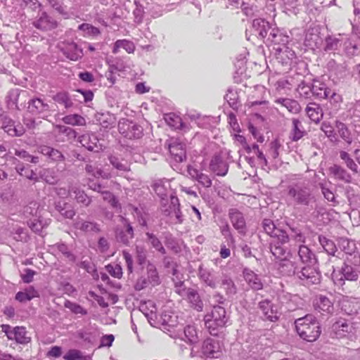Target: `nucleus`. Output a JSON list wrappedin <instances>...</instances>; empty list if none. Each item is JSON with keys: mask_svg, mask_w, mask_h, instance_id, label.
<instances>
[{"mask_svg": "<svg viewBox=\"0 0 360 360\" xmlns=\"http://www.w3.org/2000/svg\"><path fill=\"white\" fill-rule=\"evenodd\" d=\"M286 202L295 208H302L304 213H308L316 208V198L313 190L302 183H295L288 186Z\"/></svg>", "mask_w": 360, "mask_h": 360, "instance_id": "1", "label": "nucleus"}, {"mask_svg": "<svg viewBox=\"0 0 360 360\" xmlns=\"http://www.w3.org/2000/svg\"><path fill=\"white\" fill-rule=\"evenodd\" d=\"M299 264L301 265L302 274L304 278H308L311 285H318L321 281V273L319 270V262L315 252L307 245H300L297 250Z\"/></svg>", "mask_w": 360, "mask_h": 360, "instance_id": "2", "label": "nucleus"}, {"mask_svg": "<svg viewBox=\"0 0 360 360\" xmlns=\"http://www.w3.org/2000/svg\"><path fill=\"white\" fill-rule=\"evenodd\" d=\"M295 330L300 338L304 341L315 342L321 334L320 323L312 314L297 319L295 321Z\"/></svg>", "mask_w": 360, "mask_h": 360, "instance_id": "3", "label": "nucleus"}, {"mask_svg": "<svg viewBox=\"0 0 360 360\" xmlns=\"http://www.w3.org/2000/svg\"><path fill=\"white\" fill-rule=\"evenodd\" d=\"M229 316L225 308L221 305L213 306L210 312L204 316L205 327L210 335L216 336L223 329L228 322Z\"/></svg>", "mask_w": 360, "mask_h": 360, "instance_id": "4", "label": "nucleus"}, {"mask_svg": "<svg viewBox=\"0 0 360 360\" xmlns=\"http://www.w3.org/2000/svg\"><path fill=\"white\" fill-rule=\"evenodd\" d=\"M287 257H285L280 259V262L278 264V270L279 273L283 276H295L298 282L302 285L308 287L312 285L307 276H305L304 279L303 276H301L302 270L299 262L295 259L292 260Z\"/></svg>", "mask_w": 360, "mask_h": 360, "instance_id": "5", "label": "nucleus"}, {"mask_svg": "<svg viewBox=\"0 0 360 360\" xmlns=\"http://www.w3.org/2000/svg\"><path fill=\"white\" fill-rule=\"evenodd\" d=\"M118 131L125 139H139L143 136V128L136 122L127 118H122L118 122Z\"/></svg>", "mask_w": 360, "mask_h": 360, "instance_id": "6", "label": "nucleus"}, {"mask_svg": "<svg viewBox=\"0 0 360 360\" xmlns=\"http://www.w3.org/2000/svg\"><path fill=\"white\" fill-rule=\"evenodd\" d=\"M289 241L288 233H282L280 236L271 239L269 243V250L275 259H281L290 255V249L287 246Z\"/></svg>", "mask_w": 360, "mask_h": 360, "instance_id": "7", "label": "nucleus"}, {"mask_svg": "<svg viewBox=\"0 0 360 360\" xmlns=\"http://www.w3.org/2000/svg\"><path fill=\"white\" fill-rule=\"evenodd\" d=\"M289 38V36L284 30L274 27V28L270 30L267 39H264V44L271 47L273 51H281V48H284V46L288 44Z\"/></svg>", "mask_w": 360, "mask_h": 360, "instance_id": "8", "label": "nucleus"}, {"mask_svg": "<svg viewBox=\"0 0 360 360\" xmlns=\"http://www.w3.org/2000/svg\"><path fill=\"white\" fill-rule=\"evenodd\" d=\"M228 158L229 153L226 151L216 153L210 160V169L217 176H225L229 168Z\"/></svg>", "mask_w": 360, "mask_h": 360, "instance_id": "9", "label": "nucleus"}, {"mask_svg": "<svg viewBox=\"0 0 360 360\" xmlns=\"http://www.w3.org/2000/svg\"><path fill=\"white\" fill-rule=\"evenodd\" d=\"M359 274L360 269L345 262L338 273L333 271L332 278L336 285H342L344 284L345 280L357 281Z\"/></svg>", "mask_w": 360, "mask_h": 360, "instance_id": "10", "label": "nucleus"}, {"mask_svg": "<svg viewBox=\"0 0 360 360\" xmlns=\"http://www.w3.org/2000/svg\"><path fill=\"white\" fill-rule=\"evenodd\" d=\"M332 331L336 338H347L354 340L356 338V328L353 323L345 319H340L332 326Z\"/></svg>", "mask_w": 360, "mask_h": 360, "instance_id": "11", "label": "nucleus"}, {"mask_svg": "<svg viewBox=\"0 0 360 360\" xmlns=\"http://www.w3.org/2000/svg\"><path fill=\"white\" fill-rule=\"evenodd\" d=\"M1 328L8 340H15L18 344L25 345L31 340L27 335L26 328L23 326L12 328L10 325L2 324Z\"/></svg>", "mask_w": 360, "mask_h": 360, "instance_id": "12", "label": "nucleus"}, {"mask_svg": "<svg viewBox=\"0 0 360 360\" xmlns=\"http://www.w3.org/2000/svg\"><path fill=\"white\" fill-rule=\"evenodd\" d=\"M32 24L34 27L44 32L53 30L58 26L56 19L46 11L39 13Z\"/></svg>", "mask_w": 360, "mask_h": 360, "instance_id": "13", "label": "nucleus"}, {"mask_svg": "<svg viewBox=\"0 0 360 360\" xmlns=\"http://www.w3.org/2000/svg\"><path fill=\"white\" fill-rule=\"evenodd\" d=\"M258 308L261 311L264 320L271 322L277 321L281 316L278 307L269 299H265L258 303Z\"/></svg>", "mask_w": 360, "mask_h": 360, "instance_id": "14", "label": "nucleus"}, {"mask_svg": "<svg viewBox=\"0 0 360 360\" xmlns=\"http://www.w3.org/2000/svg\"><path fill=\"white\" fill-rule=\"evenodd\" d=\"M201 352L206 358H219L222 354L220 342L214 338L205 339L202 344Z\"/></svg>", "mask_w": 360, "mask_h": 360, "instance_id": "15", "label": "nucleus"}, {"mask_svg": "<svg viewBox=\"0 0 360 360\" xmlns=\"http://www.w3.org/2000/svg\"><path fill=\"white\" fill-rule=\"evenodd\" d=\"M229 217L232 226L238 233L242 236H245L248 231V229L243 213L236 208H231L229 210Z\"/></svg>", "mask_w": 360, "mask_h": 360, "instance_id": "16", "label": "nucleus"}, {"mask_svg": "<svg viewBox=\"0 0 360 360\" xmlns=\"http://www.w3.org/2000/svg\"><path fill=\"white\" fill-rule=\"evenodd\" d=\"M59 49L65 57L76 61L83 56L82 49L74 41H65L59 44Z\"/></svg>", "mask_w": 360, "mask_h": 360, "instance_id": "17", "label": "nucleus"}, {"mask_svg": "<svg viewBox=\"0 0 360 360\" xmlns=\"http://www.w3.org/2000/svg\"><path fill=\"white\" fill-rule=\"evenodd\" d=\"M252 27L253 34L264 42V39H267L270 30L274 28L273 25L264 18L254 19Z\"/></svg>", "mask_w": 360, "mask_h": 360, "instance_id": "18", "label": "nucleus"}, {"mask_svg": "<svg viewBox=\"0 0 360 360\" xmlns=\"http://www.w3.org/2000/svg\"><path fill=\"white\" fill-rule=\"evenodd\" d=\"M286 226L290 230L289 238L291 237L297 243H305V230L308 227L307 225H302L295 220L290 219L286 221Z\"/></svg>", "mask_w": 360, "mask_h": 360, "instance_id": "19", "label": "nucleus"}, {"mask_svg": "<svg viewBox=\"0 0 360 360\" xmlns=\"http://www.w3.org/2000/svg\"><path fill=\"white\" fill-rule=\"evenodd\" d=\"M1 123V128L8 135L12 137L21 136L25 131L21 124H15V121L7 115L2 116Z\"/></svg>", "mask_w": 360, "mask_h": 360, "instance_id": "20", "label": "nucleus"}, {"mask_svg": "<svg viewBox=\"0 0 360 360\" xmlns=\"http://www.w3.org/2000/svg\"><path fill=\"white\" fill-rule=\"evenodd\" d=\"M316 311L322 315L332 314L334 311L333 302L328 297L322 295H318L314 301Z\"/></svg>", "mask_w": 360, "mask_h": 360, "instance_id": "21", "label": "nucleus"}, {"mask_svg": "<svg viewBox=\"0 0 360 360\" xmlns=\"http://www.w3.org/2000/svg\"><path fill=\"white\" fill-rule=\"evenodd\" d=\"M242 273L244 280L252 290L257 291L263 289L264 283L259 275L248 267L244 268Z\"/></svg>", "mask_w": 360, "mask_h": 360, "instance_id": "22", "label": "nucleus"}, {"mask_svg": "<svg viewBox=\"0 0 360 360\" xmlns=\"http://www.w3.org/2000/svg\"><path fill=\"white\" fill-rule=\"evenodd\" d=\"M81 145L89 151L99 152L102 150V145L94 134L86 133L79 137Z\"/></svg>", "mask_w": 360, "mask_h": 360, "instance_id": "23", "label": "nucleus"}, {"mask_svg": "<svg viewBox=\"0 0 360 360\" xmlns=\"http://www.w3.org/2000/svg\"><path fill=\"white\" fill-rule=\"evenodd\" d=\"M323 43V39L320 35L317 29H309L306 33L304 44L311 49H321Z\"/></svg>", "mask_w": 360, "mask_h": 360, "instance_id": "24", "label": "nucleus"}, {"mask_svg": "<svg viewBox=\"0 0 360 360\" xmlns=\"http://www.w3.org/2000/svg\"><path fill=\"white\" fill-rule=\"evenodd\" d=\"M343 44V40L333 35H328L323 43V50L328 53H340Z\"/></svg>", "mask_w": 360, "mask_h": 360, "instance_id": "25", "label": "nucleus"}, {"mask_svg": "<svg viewBox=\"0 0 360 360\" xmlns=\"http://www.w3.org/2000/svg\"><path fill=\"white\" fill-rule=\"evenodd\" d=\"M171 156L176 163L184 161L186 158L185 145L177 140H172L169 144Z\"/></svg>", "mask_w": 360, "mask_h": 360, "instance_id": "26", "label": "nucleus"}, {"mask_svg": "<svg viewBox=\"0 0 360 360\" xmlns=\"http://www.w3.org/2000/svg\"><path fill=\"white\" fill-rule=\"evenodd\" d=\"M330 175L334 179L349 184L352 181L351 174L342 166L334 164L328 168Z\"/></svg>", "mask_w": 360, "mask_h": 360, "instance_id": "27", "label": "nucleus"}, {"mask_svg": "<svg viewBox=\"0 0 360 360\" xmlns=\"http://www.w3.org/2000/svg\"><path fill=\"white\" fill-rule=\"evenodd\" d=\"M134 228L128 221L124 225V229H117L115 232V238L118 243L129 245L130 240L134 238Z\"/></svg>", "mask_w": 360, "mask_h": 360, "instance_id": "28", "label": "nucleus"}, {"mask_svg": "<svg viewBox=\"0 0 360 360\" xmlns=\"http://www.w3.org/2000/svg\"><path fill=\"white\" fill-rule=\"evenodd\" d=\"M198 276L206 285L213 289L217 288L218 280L214 271L209 270L200 265L198 268Z\"/></svg>", "mask_w": 360, "mask_h": 360, "instance_id": "29", "label": "nucleus"}, {"mask_svg": "<svg viewBox=\"0 0 360 360\" xmlns=\"http://www.w3.org/2000/svg\"><path fill=\"white\" fill-rule=\"evenodd\" d=\"M298 299L295 295H292L284 290H279L277 292V300L282 305L285 307L288 311H293L295 309L296 306L295 302Z\"/></svg>", "mask_w": 360, "mask_h": 360, "instance_id": "30", "label": "nucleus"}, {"mask_svg": "<svg viewBox=\"0 0 360 360\" xmlns=\"http://www.w3.org/2000/svg\"><path fill=\"white\" fill-rule=\"evenodd\" d=\"M188 173L191 177L198 181V184L204 188H210L212 186V180L210 176L191 165L188 166Z\"/></svg>", "mask_w": 360, "mask_h": 360, "instance_id": "31", "label": "nucleus"}, {"mask_svg": "<svg viewBox=\"0 0 360 360\" xmlns=\"http://www.w3.org/2000/svg\"><path fill=\"white\" fill-rule=\"evenodd\" d=\"M28 104V111L34 115L41 117V114L49 110L48 103L39 98H32L29 101Z\"/></svg>", "mask_w": 360, "mask_h": 360, "instance_id": "32", "label": "nucleus"}, {"mask_svg": "<svg viewBox=\"0 0 360 360\" xmlns=\"http://www.w3.org/2000/svg\"><path fill=\"white\" fill-rule=\"evenodd\" d=\"M313 96L319 98H328L332 93V89L320 80L314 79L312 84Z\"/></svg>", "mask_w": 360, "mask_h": 360, "instance_id": "33", "label": "nucleus"}, {"mask_svg": "<svg viewBox=\"0 0 360 360\" xmlns=\"http://www.w3.org/2000/svg\"><path fill=\"white\" fill-rule=\"evenodd\" d=\"M11 159L13 162V164L15 165V169L19 175L25 176L27 179L34 180V181L38 180L37 174L33 170L25 167L23 163L20 162V160L16 158L11 157Z\"/></svg>", "mask_w": 360, "mask_h": 360, "instance_id": "34", "label": "nucleus"}, {"mask_svg": "<svg viewBox=\"0 0 360 360\" xmlns=\"http://www.w3.org/2000/svg\"><path fill=\"white\" fill-rule=\"evenodd\" d=\"M74 227L84 233H98L100 232L99 225L94 221H85L82 219H77L74 222Z\"/></svg>", "mask_w": 360, "mask_h": 360, "instance_id": "35", "label": "nucleus"}, {"mask_svg": "<svg viewBox=\"0 0 360 360\" xmlns=\"http://www.w3.org/2000/svg\"><path fill=\"white\" fill-rule=\"evenodd\" d=\"M262 225L264 232L272 238H277L282 235V233L285 234L287 233L285 230L277 227L270 219H263Z\"/></svg>", "mask_w": 360, "mask_h": 360, "instance_id": "36", "label": "nucleus"}, {"mask_svg": "<svg viewBox=\"0 0 360 360\" xmlns=\"http://www.w3.org/2000/svg\"><path fill=\"white\" fill-rule=\"evenodd\" d=\"M186 298L194 309L198 311L203 310L204 304L197 290L189 288Z\"/></svg>", "mask_w": 360, "mask_h": 360, "instance_id": "37", "label": "nucleus"}, {"mask_svg": "<svg viewBox=\"0 0 360 360\" xmlns=\"http://www.w3.org/2000/svg\"><path fill=\"white\" fill-rule=\"evenodd\" d=\"M276 58L282 63L283 65H288L295 58V52L287 45L281 48L280 51H274Z\"/></svg>", "mask_w": 360, "mask_h": 360, "instance_id": "38", "label": "nucleus"}, {"mask_svg": "<svg viewBox=\"0 0 360 360\" xmlns=\"http://www.w3.org/2000/svg\"><path fill=\"white\" fill-rule=\"evenodd\" d=\"M78 338L82 340L88 346H93L96 344L99 333L96 330H82L78 333Z\"/></svg>", "mask_w": 360, "mask_h": 360, "instance_id": "39", "label": "nucleus"}, {"mask_svg": "<svg viewBox=\"0 0 360 360\" xmlns=\"http://www.w3.org/2000/svg\"><path fill=\"white\" fill-rule=\"evenodd\" d=\"M95 118L96 122L105 129L112 127L115 123V116L108 112H97Z\"/></svg>", "mask_w": 360, "mask_h": 360, "instance_id": "40", "label": "nucleus"}, {"mask_svg": "<svg viewBox=\"0 0 360 360\" xmlns=\"http://www.w3.org/2000/svg\"><path fill=\"white\" fill-rule=\"evenodd\" d=\"M292 126L290 137L292 141H297L306 134V131L299 119L293 118L292 120Z\"/></svg>", "mask_w": 360, "mask_h": 360, "instance_id": "41", "label": "nucleus"}, {"mask_svg": "<svg viewBox=\"0 0 360 360\" xmlns=\"http://www.w3.org/2000/svg\"><path fill=\"white\" fill-rule=\"evenodd\" d=\"M46 4L54 9L63 18L68 19L70 14L68 10V6L64 4V0H45Z\"/></svg>", "mask_w": 360, "mask_h": 360, "instance_id": "42", "label": "nucleus"}, {"mask_svg": "<svg viewBox=\"0 0 360 360\" xmlns=\"http://www.w3.org/2000/svg\"><path fill=\"white\" fill-rule=\"evenodd\" d=\"M335 128L340 136L347 143L351 144L353 139L350 130L348 129L346 124L341 121L335 120Z\"/></svg>", "mask_w": 360, "mask_h": 360, "instance_id": "43", "label": "nucleus"}, {"mask_svg": "<svg viewBox=\"0 0 360 360\" xmlns=\"http://www.w3.org/2000/svg\"><path fill=\"white\" fill-rule=\"evenodd\" d=\"M120 49H124L128 53H131L135 50V45L133 41L128 39H118L113 45L112 52L117 54Z\"/></svg>", "mask_w": 360, "mask_h": 360, "instance_id": "44", "label": "nucleus"}, {"mask_svg": "<svg viewBox=\"0 0 360 360\" xmlns=\"http://www.w3.org/2000/svg\"><path fill=\"white\" fill-rule=\"evenodd\" d=\"M71 192L75 195V199L77 202L82 207H88L91 202V198L84 191L78 187H72Z\"/></svg>", "mask_w": 360, "mask_h": 360, "instance_id": "45", "label": "nucleus"}, {"mask_svg": "<svg viewBox=\"0 0 360 360\" xmlns=\"http://www.w3.org/2000/svg\"><path fill=\"white\" fill-rule=\"evenodd\" d=\"M306 112L309 119L315 123L319 122L323 116L322 109L314 103H309L307 106Z\"/></svg>", "mask_w": 360, "mask_h": 360, "instance_id": "46", "label": "nucleus"}, {"mask_svg": "<svg viewBox=\"0 0 360 360\" xmlns=\"http://www.w3.org/2000/svg\"><path fill=\"white\" fill-rule=\"evenodd\" d=\"M184 340L186 343L192 346L198 342V337L196 328L193 325H187L184 330Z\"/></svg>", "mask_w": 360, "mask_h": 360, "instance_id": "47", "label": "nucleus"}, {"mask_svg": "<svg viewBox=\"0 0 360 360\" xmlns=\"http://www.w3.org/2000/svg\"><path fill=\"white\" fill-rule=\"evenodd\" d=\"M338 245L339 248L345 252L347 256L357 251L355 242L347 238H340L338 239Z\"/></svg>", "mask_w": 360, "mask_h": 360, "instance_id": "48", "label": "nucleus"}, {"mask_svg": "<svg viewBox=\"0 0 360 360\" xmlns=\"http://www.w3.org/2000/svg\"><path fill=\"white\" fill-rule=\"evenodd\" d=\"M11 235L15 240L23 243L27 242L30 238L27 229L19 226L13 228Z\"/></svg>", "mask_w": 360, "mask_h": 360, "instance_id": "49", "label": "nucleus"}, {"mask_svg": "<svg viewBox=\"0 0 360 360\" xmlns=\"http://www.w3.org/2000/svg\"><path fill=\"white\" fill-rule=\"evenodd\" d=\"M110 165L119 172H127L129 170V165L127 161L115 155L108 158Z\"/></svg>", "mask_w": 360, "mask_h": 360, "instance_id": "50", "label": "nucleus"}, {"mask_svg": "<svg viewBox=\"0 0 360 360\" xmlns=\"http://www.w3.org/2000/svg\"><path fill=\"white\" fill-rule=\"evenodd\" d=\"M164 242L167 248L174 253H179L181 251V247L177 239L171 233H164Z\"/></svg>", "mask_w": 360, "mask_h": 360, "instance_id": "51", "label": "nucleus"}, {"mask_svg": "<svg viewBox=\"0 0 360 360\" xmlns=\"http://www.w3.org/2000/svg\"><path fill=\"white\" fill-rule=\"evenodd\" d=\"M321 129L331 142L338 143L339 141L335 127H333L328 122H323Z\"/></svg>", "mask_w": 360, "mask_h": 360, "instance_id": "52", "label": "nucleus"}, {"mask_svg": "<svg viewBox=\"0 0 360 360\" xmlns=\"http://www.w3.org/2000/svg\"><path fill=\"white\" fill-rule=\"evenodd\" d=\"M146 240L149 243L153 248L162 255L166 254V250L162 244L160 240L153 233L146 232Z\"/></svg>", "mask_w": 360, "mask_h": 360, "instance_id": "53", "label": "nucleus"}, {"mask_svg": "<svg viewBox=\"0 0 360 360\" xmlns=\"http://www.w3.org/2000/svg\"><path fill=\"white\" fill-rule=\"evenodd\" d=\"M221 286L229 296L234 295L237 292V288L233 281L229 276L224 275L221 281Z\"/></svg>", "mask_w": 360, "mask_h": 360, "instance_id": "54", "label": "nucleus"}, {"mask_svg": "<svg viewBox=\"0 0 360 360\" xmlns=\"http://www.w3.org/2000/svg\"><path fill=\"white\" fill-rule=\"evenodd\" d=\"M64 307L68 309L72 314L79 316H83L88 314V311L82 305L70 300H65Z\"/></svg>", "mask_w": 360, "mask_h": 360, "instance_id": "55", "label": "nucleus"}, {"mask_svg": "<svg viewBox=\"0 0 360 360\" xmlns=\"http://www.w3.org/2000/svg\"><path fill=\"white\" fill-rule=\"evenodd\" d=\"M146 270L148 276L147 279L149 283L153 286L159 285L160 283V281L156 266L153 264L148 262Z\"/></svg>", "mask_w": 360, "mask_h": 360, "instance_id": "56", "label": "nucleus"}, {"mask_svg": "<svg viewBox=\"0 0 360 360\" xmlns=\"http://www.w3.org/2000/svg\"><path fill=\"white\" fill-rule=\"evenodd\" d=\"M319 242L321 245L323 247L324 250L330 255H334L335 252L337 251L336 245L335 243L326 236L322 235L319 236Z\"/></svg>", "mask_w": 360, "mask_h": 360, "instance_id": "57", "label": "nucleus"}, {"mask_svg": "<svg viewBox=\"0 0 360 360\" xmlns=\"http://www.w3.org/2000/svg\"><path fill=\"white\" fill-rule=\"evenodd\" d=\"M53 100L57 103L63 105L66 109L70 108L73 106V103L70 98L69 94L65 91L57 93L53 96Z\"/></svg>", "mask_w": 360, "mask_h": 360, "instance_id": "58", "label": "nucleus"}, {"mask_svg": "<svg viewBox=\"0 0 360 360\" xmlns=\"http://www.w3.org/2000/svg\"><path fill=\"white\" fill-rule=\"evenodd\" d=\"M56 210L67 219H72L75 214V212L71 205L66 202L61 203L59 202L56 205Z\"/></svg>", "mask_w": 360, "mask_h": 360, "instance_id": "59", "label": "nucleus"}, {"mask_svg": "<svg viewBox=\"0 0 360 360\" xmlns=\"http://www.w3.org/2000/svg\"><path fill=\"white\" fill-rule=\"evenodd\" d=\"M297 91L304 98H309L313 96L312 84L307 83L302 80L297 85Z\"/></svg>", "mask_w": 360, "mask_h": 360, "instance_id": "60", "label": "nucleus"}, {"mask_svg": "<svg viewBox=\"0 0 360 360\" xmlns=\"http://www.w3.org/2000/svg\"><path fill=\"white\" fill-rule=\"evenodd\" d=\"M65 360H92L89 355L83 356L81 351L75 349H69L63 356Z\"/></svg>", "mask_w": 360, "mask_h": 360, "instance_id": "61", "label": "nucleus"}, {"mask_svg": "<svg viewBox=\"0 0 360 360\" xmlns=\"http://www.w3.org/2000/svg\"><path fill=\"white\" fill-rule=\"evenodd\" d=\"M342 49L348 56H354L359 51L356 43L350 39L343 41Z\"/></svg>", "mask_w": 360, "mask_h": 360, "instance_id": "62", "label": "nucleus"}, {"mask_svg": "<svg viewBox=\"0 0 360 360\" xmlns=\"http://www.w3.org/2000/svg\"><path fill=\"white\" fill-rule=\"evenodd\" d=\"M62 120L65 124L73 126H82L85 124V119L77 114L66 115L62 119Z\"/></svg>", "mask_w": 360, "mask_h": 360, "instance_id": "63", "label": "nucleus"}, {"mask_svg": "<svg viewBox=\"0 0 360 360\" xmlns=\"http://www.w3.org/2000/svg\"><path fill=\"white\" fill-rule=\"evenodd\" d=\"M340 158L342 160L346 166L354 173H358V166L354 161V160L350 157L349 154L344 150L340 152Z\"/></svg>", "mask_w": 360, "mask_h": 360, "instance_id": "64", "label": "nucleus"}]
</instances>
